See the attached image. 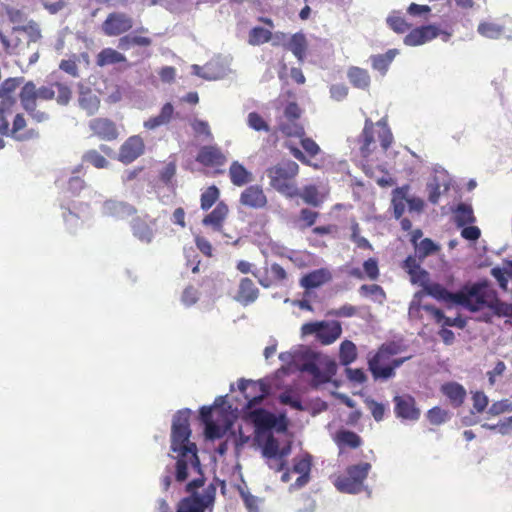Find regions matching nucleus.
Masks as SVG:
<instances>
[{"instance_id":"obj_1","label":"nucleus","mask_w":512,"mask_h":512,"mask_svg":"<svg viewBox=\"0 0 512 512\" xmlns=\"http://www.w3.org/2000/svg\"><path fill=\"white\" fill-rule=\"evenodd\" d=\"M421 285L429 296L437 300L462 305L471 312H477L488 307L499 317H512V303L508 304L500 301L486 283L466 286L457 293L449 292L438 283L424 284V281H422Z\"/></svg>"},{"instance_id":"obj_2","label":"nucleus","mask_w":512,"mask_h":512,"mask_svg":"<svg viewBox=\"0 0 512 512\" xmlns=\"http://www.w3.org/2000/svg\"><path fill=\"white\" fill-rule=\"evenodd\" d=\"M238 386L247 399L245 409L249 411V418L257 430L267 431L275 429L279 433L287 430L288 423L284 414L277 417L263 408L254 409L268 395V387L264 382L241 380Z\"/></svg>"},{"instance_id":"obj_3","label":"nucleus","mask_w":512,"mask_h":512,"mask_svg":"<svg viewBox=\"0 0 512 512\" xmlns=\"http://www.w3.org/2000/svg\"><path fill=\"white\" fill-rule=\"evenodd\" d=\"M175 453V480L180 483L186 481L188 478V470L191 468L196 471L200 477L195 478L194 480L187 483L186 491L192 492L193 490L202 487L205 483V478L203 476L201 463L197 455L196 444H192L190 449L179 450Z\"/></svg>"},{"instance_id":"obj_4","label":"nucleus","mask_w":512,"mask_h":512,"mask_svg":"<svg viewBox=\"0 0 512 512\" xmlns=\"http://www.w3.org/2000/svg\"><path fill=\"white\" fill-rule=\"evenodd\" d=\"M299 172V166L291 160L282 161L266 170V175L270 179V185L279 193L287 197L298 195V188L294 178Z\"/></svg>"},{"instance_id":"obj_5","label":"nucleus","mask_w":512,"mask_h":512,"mask_svg":"<svg viewBox=\"0 0 512 512\" xmlns=\"http://www.w3.org/2000/svg\"><path fill=\"white\" fill-rule=\"evenodd\" d=\"M310 356L300 366V371L308 373L312 377V385L319 386L327 383L337 372L334 360L322 357V354H307Z\"/></svg>"},{"instance_id":"obj_6","label":"nucleus","mask_w":512,"mask_h":512,"mask_svg":"<svg viewBox=\"0 0 512 512\" xmlns=\"http://www.w3.org/2000/svg\"><path fill=\"white\" fill-rule=\"evenodd\" d=\"M233 58L230 55L218 54L211 58L204 66L193 64L192 74L207 81H217L233 73L231 68Z\"/></svg>"},{"instance_id":"obj_7","label":"nucleus","mask_w":512,"mask_h":512,"mask_svg":"<svg viewBox=\"0 0 512 512\" xmlns=\"http://www.w3.org/2000/svg\"><path fill=\"white\" fill-rule=\"evenodd\" d=\"M342 333L340 322L332 321H314L302 325V337L313 335L323 345H330L334 343Z\"/></svg>"},{"instance_id":"obj_8","label":"nucleus","mask_w":512,"mask_h":512,"mask_svg":"<svg viewBox=\"0 0 512 512\" xmlns=\"http://www.w3.org/2000/svg\"><path fill=\"white\" fill-rule=\"evenodd\" d=\"M371 470V464L363 462L348 466L346 475L339 477L335 483L337 489L344 493L356 494L362 491L363 484Z\"/></svg>"},{"instance_id":"obj_9","label":"nucleus","mask_w":512,"mask_h":512,"mask_svg":"<svg viewBox=\"0 0 512 512\" xmlns=\"http://www.w3.org/2000/svg\"><path fill=\"white\" fill-rule=\"evenodd\" d=\"M189 418V409L178 411L173 418L171 429V450L173 452L190 449L191 445L194 444L189 440L191 436Z\"/></svg>"},{"instance_id":"obj_10","label":"nucleus","mask_w":512,"mask_h":512,"mask_svg":"<svg viewBox=\"0 0 512 512\" xmlns=\"http://www.w3.org/2000/svg\"><path fill=\"white\" fill-rule=\"evenodd\" d=\"M394 354H374L369 359L368 365L374 379H388L394 375V370L410 356L404 358H392Z\"/></svg>"},{"instance_id":"obj_11","label":"nucleus","mask_w":512,"mask_h":512,"mask_svg":"<svg viewBox=\"0 0 512 512\" xmlns=\"http://www.w3.org/2000/svg\"><path fill=\"white\" fill-rule=\"evenodd\" d=\"M190 493V496L184 497L178 502L176 512H205L214 500V495L209 492L199 494L193 490Z\"/></svg>"},{"instance_id":"obj_12","label":"nucleus","mask_w":512,"mask_h":512,"mask_svg":"<svg viewBox=\"0 0 512 512\" xmlns=\"http://www.w3.org/2000/svg\"><path fill=\"white\" fill-rule=\"evenodd\" d=\"M133 27V19L122 12L110 13L102 24V30L107 36H117Z\"/></svg>"},{"instance_id":"obj_13","label":"nucleus","mask_w":512,"mask_h":512,"mask_svg":"<svg viewBox=\"0 0 512 512\" xmlns=\"http://www.w3.org/2000/svg\"><path fill=\"white\" fill-rule=\"evenodd\" d=\"M394 413L397 418L402 420L416 421L420 417V410L416 407V401L411 395L395 396Z\"/></svg>"},{"instance_id":"obj_14","label":"nucleus","mask_w":512,"mask_h":512,"mask_svg":"<svg viewBox=\"0 0 512 512\" xmlns=\"http://www.w3.org/2000/svg\"><path fill=\"white\" fill-rule=\"evenodd\" d=\"M145 150L143 139L139 135L130 136L120 147L118 160L130 164L140 157Z\"/></svg>"},{"instance_id":"obj_15","label":"nucleus","mask_w":512,"mask_h":512,"mask_svg":"<svg viewBox=\"0 0 512 512\" xmlns=\"http://www.w3.org/2000/svg\"><path fill=\"white\" fill-rule=\"evenodd\" d=\"M101 212L104 216L124 220L136 214L137 209L125 201L108 199L103 203Z\"/></svg>"},{"instance_id":"obj_16","label":"nucleus","mask_w":512,"mask_h":512,"mask_svg":"<svg viewBox=\"0 0 512 512\" xmlns=\"http://www.w3.org/2000/svg\"><path fill=\"white\" fill-rule=\"evenodd\" d=\"M89 128L94 135L105 141L115 140L119 135L116 124L107 118H94L90 120Z\"/></svg>"},{"instance_id":"obj_17","label":"nucleus","mask_w":512,"mask_h":512,"mask_svg":"<svg viewBox=\"0 0 512 512\" xmlns=\"http://www.w3.org/2000/svg\"><path fill=\"white\" fill-rule=\"evenodd\" d=\"M239 202L252 209H262L267 204V197L261 186L251 185L242 191Z\"/></svg>"},{"instance_id":"obj_18","label":"nucleus","mask_w":512,"mask_h":512,"mask_svg":"<svg viewBox=\"0 0 512 512\" xmlns=\"http://www.w3.org/2000/svg\"><path fill=\"white\" fill-rule=\"evenodd\" d=\"M439 35V30L434 25L422 26L413 29L404 38V43L407 46L423 45Z\"/></svg>"},{"instance_id":"obj_19","label":"nucleus","mask_w":512,"mask_h":512,"mask_svg":"<svg viewBox=\"0 0 512 512\" xmlns=\"http://www.w3.org/2000/svg\"><path fill=\"white\" fill-rule=\"evenodd\" d=\"M259 296V289L254 282L247 277L241 278L238 286L235 300L240 304L247 306L254 303Z\"/></svg>"},{"instance_id":"obj_20","label":"nucleus","mask_w":512,"mask_h":512,"mask_svg":"<svg viewBox=\"0 0 512 512\" xmlns=\"http://www.w3.org/2000/svg\"><path fill=\"white\" fill-rule=\"evenodd\" d=\"M329 280H331V273L329 270L321 268L304 275L300 279V285L305 289H313L320 287Z\"/></svg>"},{"instance_id":"obj_21","label":"nucleus","mask_w":512,"mask_h":512,"mask_svg":"<svg viewBox=\"0 0 512 512\" xmlns=\"http://www.w3.org/2000/svg\"><path fill=\"white\" fill-rule=\"evenodd\" d=\"M196 160L205 166L222 165L225 157L219 148L204 146L200 149Z\"/></svg>"},{"instance_id":"obj_22","label":"nucleus","mask_w":512,"mask_h":512,"mask_svg":"<svg viewBox=\"0 0 512 512\" xmlns=\"http://www.w3.org/2000/svg\"><path fill=\"white\" fill-rule=\"evenodd\" d=\"M441 392L449 399L454 407H460L465 398L466 390L464 387L456 382H448L441 386Z\"/></svg>"},{"instance_id":"obj_23","label":"nucleus","mask_w":512,"mask_h":512,"mask_svg":"<svg viewBox=\"0 0 512 512\" xmlns=\"http://www.w3.org/2000/svg\"><path fill=\"white\" fill-rule=\"evenodd\" d=\"M229 177L231 182L238 187L244 186L245 184L253 180V175L238 161L232 162L229 167Z\"/></svg>"},{"instance_id":"obj_24","label":"nucleus","mask_w":512,"mask_h":512,"mask_svg":"<svg viewBox=\"0 0 512 512\" xmlns=\"http://www.w3.org/2000/svg\"><path fill=\"white\" fill-rule=\"evenodd\" d=\"M227 213V205L220 202L211 213L205 216L202 222L206 226H211L214 231H220L222 228V222L226 218Z\"/></svg>"},{"instance_id":"obj_25","label":"nucleus","mask_w":512,"mask_h":512,"mask_svg":"<svg viewBox=\"0 0 512 512\" xmlns=\"http://www.w3.org/2000/svg\"><path fill=\"white\" fill-rule=\"evenodd\" d=\"M133 235L141 242L149 244L154 238L153 228L140 217H136L131 222Z\"/></svg>"},{"instance_id":"obj_26","label":"nucleus","mask_w":512,"mask_h":512,"mask_svg":"<svg viewBox=\"0 0 512 512\" xmlns=\"http://www.w3.org/2000/svg\"><path fill=\"white\" fill-rule=\"evenodd\" d=\"M286 49L290 50L298 61L302 63L307 50V40L305 35L303 33H295L292 35L288 40Z\"/></svg>"},{"instance_id":"obj_27","label":"nucleus","mask_w":512,"mask_h":512,"mask_svg":"<svg viewBox=\"0 0 512 512\" xmlns=\"http://www.w3.org/2000/svg\"><path fill=\"white\" fill-rule=\"evenodd\" d=\"M126 56L115 49L104 48L96 56V64L100 67L126 62Z\"/></svg>"},{"instance_id":"obj_28","label":"nucleus","mask_w":512,"mask_h":512,"mask_svg":"<svg viewBox=\"0 0 512 512\" xmlns=\"http://www.w3.org/2000/svg\"><path fill=\"white\" fill-rule=\"evenodd\" d=\"M397 54V49H389L384 54L372 55L370 60L373 69L379 71L382 75H385Z\"/></svg>"},{"instance_id":"obj_29","label":"nucleus","mask_w":512,"mask_h":512,"mask_svg":"<svg viewBox=\"0 0 512 512\" xmlns=\"http://www.w3.org/2000/svg\"><path fill=\"white\" fill-rule=\"evenodd\" d=\"M335 442L340 449L349 447L356 449L362 444L361 437L353 431L341 430L336 434Z\"/></svg>"},{"instance_id":"obj_30","label":"nucleus","mask_w":512,"mask_h":512,"mask_svg":"<svg viewBox=\"0 0 512 512\" xmlns=\"http://www.w3.org/2000/svg\"><path fill=\"white\" fill-rule=\"evenodd\" d=\"M23 33L26 35L28 40V47L31 44L37 43L41 38V31L38 24L34 21H28L24 26H13L12 34Z\"/></svg>"},{"instance_id":"obj_31","label":"nucleus","mask_w":512,"mask_h":512,"mask_svg":"<svg viewBox=\"0 0 512 512\" xmlns=\"http://www.w3.org/2000/svg\"><path fill=\"white\" fill-rule=\"evenodd\" d=\"M350 83L359 89H367L370 85V76L365 69L359 67H351L347 72Z\"/></svg>"},{"instance_id":"obj_32","label":"nucleus","mask_w":512,"mask_h":512,"mask_svg":"<svg viewBox=\"0 0 512 512\" xmlns=\"http://www.w3.org/2000/svg\"><path fill=\"white\" fill-rule=\"evenodd\" d=\"M408 190V186L397 187L393 190L392 205L396 219H400L405 211Z\"/></svg>"},{"instance_id":"obj_33","label":"nucleus","mask_w":512,"mask_h":512,"mask_svg":"<svg viewBox=\"0 0 512 512\" xmlns=\"http://www.w3.org/2000/svg\"><path fill=\"white\" fill-rule=\"evenodd\" d=\"M423 309L430 312L438 323L444 326L463 328L466 324L465 320L461 317L451 318L446 317L443 312L433 306L423 305Z\"/></svg>"},{"instance_id":"obj_34","label":"nucleus","mask_w":512,"mask_h":512,"mask_svg":"<svg viewBox=\"0 0 512 512\" xmlns=\"http://www.w3.org/2000/svg\"><path fill=\"white\" fill-rule=\"evenodd\" d=\"M151 44L152 40L148 37L128 34L119 39L118 48L121 50H129L134 46L147 47Z\"/></svg>"},{"instance_id":"obj_35","label":"nucleus","mask_w":512,"mask_h":512,"mask_svg":"<svg viewBox=\"0 0 512 512\" xmlns=\"http://www.w3.org/2000/svg\"><path fill=\"white\" fill-rule=\"evenodd\" d=\"M80 107L86 111L88 116L94 115L100 106L98 97L92 92H81L78 99Z\"/></svg>"},{"instance_id":"obj_36","label":"nucleus","mask_w":512,"mask_h":512,"mask_svg":"<svg viewBox=\"0 0 512 512\" xmlns=\"http://www.w3.org/2000/svg\"><path fill=\"white\" fill-rule=\"evenodd\" d=\"M454 213L456 224L459 227L465 226L466 224H472L475 222L473 209L468 204L459 203Z\"/></svg>"},{"instance_id":"obj_37","label":"nucleus","mask_w":512,"mask_h":512,"mask_svg":"<svg viewBox=\"0 0 512 512\" xmlns=\"http://www.w3.org/2000/svg\"><path fill=\"white\" fill-rule=\"evenodd\" d=\"M404 268L411 275L412 280L414 282L419 281L422 282L427 279L428 273L420 268V265L417 263L416 259L409 256L404 261Z\"/></svg>"},{"instance_id":"obj_38","label":"nucleus","mask_w":512,"mask_h":512,"mask_svg":"<svg viewBox=\"0 0 512 512\" xmlns=\"http://www.w3.org/2000/svg\"><path fill=\"white\" fill-rule=\"evenodd\" d=\"M373 126H374L373 122L367 118L365 120V126L363 129L362 135H361L362 142H363V144L361 146V151L364 156L370 154L372 151L371 144L374 143Z\"/></svg>"},{"instance_id":"obj_39","label":"nucleus","mask_w":512,"mask_h":512,"mask_svg":"<svg viewBox=\"0 0 512 512\" xmlns=\"http://www.w3.org/2000/svg\"><path fill=\"white\" fill-rule=\"evenodd\" d=\"M503 30V26L492 22L480 23L477 29L480 35L490 39L499 38L502 35Z\"/></svg>"},{"instance_id":"obj_40","label":"nucleus","mask_w":512,"mask_h":512,"mask_svg":"<svg viewBox=\"0 0 512 512\" xmlns=\"http://www.w3.org/2000/svg\"><path fill=\"white\" fill-rule=\"evenodd\" d=\"M271 39V32L263 27H254L249 32L248 43L252 46H258L269 42Z\"/></svg>"},{"instance_id":"obj_41","label":"nucleus","mask_w":512,"mask_h":512,"mask_svg":"<svg viewBox=\"0 0 512 512\" xmlns=\"http://www.w3.org/2000/svg\"><path fill=\"white\" fill-rule=\"evenodd\" d=\"M279 129L287 136L302 137L304 135V127L297 121H287L281 119L279 123Z\"/></svg>"},{"instance_id":"obj_42","label":"nucleus","mask_w":512,"mask_h":512,"mask_svg":"<svg viewBox=\"0 0 512 512\" xmlns=\"http://www.w3.org/2000/svg\"><path fill=\"white\" fill-rule=\"evenodd\" d=\"M440 247L434 243L430 238H425L415 245L417 256L424 259L427 256L437 252Z\"/></svg>"},{"instance_id":"obj_43","label":"nucleus","mask_w":512,"mask_h":512,"mask_svg":"<svg viewBox=\"0 0 512 512\" xmlns=\"http://www.w3.org/2000/svg\"><path fill=\"white\" fill-rule=\"evenodd\" d=\"M22 81V77L6 79L0 86V98L14 99L13 93Z\"/></svg>"},{"instance_id":"obj_44","label":"nucleus","mask_w":512,"mask_h":512,"mask_svg":"<svg viewBox=\"0 0 512 512\" xmlns=\"http://www.w3.org/2000/svg\"><path fill=\"white\" fill-rule=\"evenodd\" d=\"M365 404L371 412L375 421L380 422L384 419L387 407L383 403L377 402L372 398H366Z\"/></svg>"},{"instance_id":"obj_45","label":"nucleus","mask_w":512,"mask_h":512,"mask_svg":"<svg viewBox=\"0 0 512 512\" xmlns=\"http://www.w3.org/2000/svg\"><path fill=\"white\" fill-rule=\"evenodd\" d=\"M279 402L288 405L295 410L303 411L304 406L299 396L294 395L292 391H284L279 395Z\"/></svg>"},{"instance_id":"obj_46","label":"nucleus","mask_w":512,"mask_h":512,"mask_svg":"<svg viewBox=\"0 0 512 512\" xmlns=\"http://www.w3.org/2000/svg\"><path fill=\"white\" fill-rule=\"evenodd\" d=\"M13 35L14 37L10 39L5 34L0 32V42L3 45L4 50L10 54L20 52L21 39L19 38L18 34Z\"/></svg>"},{"instance_id":"obj_47","label":"nucleus","mask_w":512,"mask_h":512,"mask_svg":"<svg viewBox=\"0 0 512 512\" xmlns=\"http://www.w3.org/2000/svg\"><path fill=\"white\" fill-rule=\"evenodd\" d=\"M262 454L267 459L276 458L279 454V442L273 435L267 437L262 448Z\"/></svg>"},{"instance_id":"obj_48","label":"nucleus","mask_w":512,"mask_h":512,"mask_svg":"<svg viewBox=\"0 0 512 512\" xmlns=\"http://www.w3.org/2000/svg\"><path fill=\"white\" fill-rule=\"evenodd\" d=\"M82 159H83V161L92 164L96 168H105L109 164V162L106 160V158L104 156H102L96 150L87 151L83 155Z\"/></svg>"},{"instance_id":"obj_49","label":"nucleus","mask_w":512,"mask_h":512,"mask_svg":"<svg viewBox=\"0 0 512 512\" xmlns=\"http://www.w3.org/2000/svg\"><path fill=\"white\" fill-rule=\"evenodd\" d=\"M219 197V190L216 186H210L201 195V208L208 210L216 202Z\"/></svg>"},{"instance_id":"obj_50","label":"nucleus","mask_w":512,"mask_h":512,"mask_svg":"<svg viewBox=\"0 0 512 512\" xmlns=\"http://www.w3.org/2000/svg\"><path fill=\"white\" fill-rule=\"evenodd\" d=\"M449 418L448 412L438 406L431 408L427 412V419L433 425H440Z\"/></svg>"},{"instance_id":"obj_51","label":"nucleus","mask_w":512,"mask_h":512,"mask_svg":"<svg viewBox=\"0 0 512 512\" xmlns=\"http://www.w3.org/2000/svg\"><path fill=\"white\" fill-rule=\"evenodd\" d=\"M6 13L10 22H12L14 26H24L27 24V14L23 10L8 6L6 8Z\"/></svg>"},{"instance_id":"obj_52","label":"nucleus","mask_w":512,"mask_h":512,"mask_svg":"<svg viewBox=\"0 0 512 512\" xmlns=\"http://www.w3.org/2000/svg\"><path fill=\"white\" fill-rule=\"evenodd\" d=\"M248 126L255 131L269 132V126L257 112H250L247 116Z\"/></svg>"},{"instance_id":"obj_53","label":"nucleus","mask_w":512,"mask_h":512,"mask_svg":"<svg viewBox=\"0 0 512 512\" xmlns=\"http://www.w3.org/2000/svg\"><path fill=\"white\" fill-rule=\"evenodd\" d=\"M312 466V459L310 455H306L305 457L294 459L292 471L298 473L300 475H310Z\"/></svg>"},{"instance_id":"obj_54","label":"nucleus","mask_w":512,"mask_h":512,"mask_svg":"<svg viewBox=\"0 0 512 512\" xmlns=\"http://www.w3.org/2000/svg\"><path fill=\"white\" fill-rule=\"evenodd\" d=\"M387 23L395 32L403 33L408 29V24L401 17L400 13H392L387 18Z\"/></svg>"},{"instance_id":"obj_55","label":"nucleus","mask_w":512,"mask_h":512,"mask_svg":"<svg viewBox=\"0 0 512 512\" xmlns=\"http://www.w3.org/2000/svg\"><path fill=\"white\" fill-rule=\"evenodd\" d=\"M297 196H300L309 205L318 206L319 204L318 192L314 186H306L302 192L298 190Z\"/></svg>"},{"instance_id":"obj_56","label":"nucleus","mask_w":512,"mask_h":512,"mask_svg":"<svg viewBox=\"0 0 512 512\" xmlns=\"http://www.w3.org/2000/svg\"><path fill=\"white\" fill-rule=\"evenodd\" d=\"M361 294L368 296H374L375 300L382 301V299L385 297V293L383 289L376 284L371 285H362L360 287Z\"/></svg>"},{"instance_id":"obj_57","label":"nucleus","mask_w":512,"mask_h":512,"mask_svg":"<svg viewBox=\"0 0 512 512\" xmlns=\"http://www.w3.org/2000/svg\"><path fill=\"white\" fill-rule=\"evenodd\" d=\"M356 313H357L356 307H354L350 304H346L338 309L329 310L327 312V315L333 316V317H352V316L356 315Z\"/></svg>"},{"instance_id":"obj_58","label":"nucleus","mask_w":512,"mask_h":512,"mask_svg":"<svg viewBox=\"0 0 512 512\" xmlns=\"http://www.w3.org/2000/svg\"><path fill=\"white\" fill-rule=\"evenodd\" d=\"M20 102L25 100L37 99V89L32 81L27 82L20 92Z\"/></svg>"},{"instance_id":"obj_59","label":"nucleus","mask_w":512,"mask_h":512,"mask_svg":"<svg viewBox=\"0 0 512 512\" xmlns=\"http://www.w3.org/2000/svg\"><path fill=\"white\" fill-rule=\"evenodd\" d=\"M56 86L58 90L57 102L61 105H67L71 99V89L62 83H57Z\"/></svg>"},{"instance_id":"obj_60","label":"nucleus","mask_w":512,"mask_h":512,"mask_svg":"<svg viewBox=\"0 0 512 512\" xmlns=\"http://www.w3.org/2000/svg\"><path fill=\"white\" fill-rule=\"evenodd\" d=\"M473 408L476 412H483L488 405V398L483 392H476L473 397Z\"/></svg>"},{"instance_id":"obj_61","label":"nucleus","mask_w":512,"mask_h":512,"mask_svg":"<svg viewBox=\"0 0 512 512\" xmlns=\"http://www.w3.org/2000/svg\"><path fill=\"white\" fill-rule=\"evenodd\" d=\"M301 115V110L296 103H289L284 110V116L282 119L287 121H297Z\"/></svg>"},{"instance_id":"obj_62","label":"nucleus","mask_w":512,"mask_h":512,"mask_svg":"<svg viewBox=\"0 0 512 512\" xmlns=\"http://www.w3.org/2000/svg\"><path fill=\"white\" fill-rule=\"evenodd\" d=\"M363 268L371 280H375L379 275L378 263L375 259L369 258L363 263Z\"/></svg>"},{"instance_id":"obj_63","label":"nucleus","mask_w":512,"mask_h":512,"mask_svg":"<svg viewBox=\"0 0 512 512\" xmlns=\"http://www.w3.org/2000/svg\"><path fill=\"white\" fill-rule=\"evenodd\" d=\"M331 98L336 101H342L348 95V88L344 84H335L330 87Z\"/></svg>"},{"instance_id":"obj_64","label":"nucleus","mask_w":512,"mask_h":512,"mask_svg":"<svg viewBox=\"0 0 512 512\" xmlns=\"http://www.w3.org/2000/svg\"><path fill=\"white\" fill-rule=\"evenodd\" d=\"M198 300V291L192 286L187 287L182 294V302L186 306L195 304Z\"/></svg>"}]
</instances>
